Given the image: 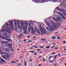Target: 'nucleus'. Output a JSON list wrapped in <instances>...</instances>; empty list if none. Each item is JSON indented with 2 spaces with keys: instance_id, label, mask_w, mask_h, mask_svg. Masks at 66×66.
<instances>
[{
  "instance_id": "e2e57ef3",
  "label": "nucleus",
  "mask_w": 66,
  "mask_h": 66,
  "mask_svg": "<svg viewBox=\"0 0 66 66\" xmlns=\"http://www.w3.org/2000/svg\"><path fill=\"white\" fill-rule=\"evenodd\" d=\"M33 48V46H32L30 48V49H32V48Z\"/></svg>"
},
{
  "instance_id": "09e8293b",
  "label": "nucleus",
  "mask_w": 66,
  "mask_h": 66,
  "mask_svg": "<svg viewBox=\"0 0 66 66\" xmlns=\"http://www.w3.org/2000/svg\"><path fill=\"white\" fill-rule=\"evenodd\" d=\"M2 39H5V38L4 37H2Z\"/></svg>"
},
{
  "instance_id": "a211bd4d",
  "label": "nucleus",
  "mask_w": 66,
  "mask_h": 66,
  "mask_svg": "<svg viewBox=\"0 0 66 66\" xmlns=\"http://www.w3.org/2000/svg\"><path fill=\"white\" fill-rule=\"evenodd\" d=\"M16 62L14 61H11V63L12 64H15L16 63Z\"/></svg>"
},
{
  "instance_id": "412c9836",
  "label": "nucleus",
  "mask_w": 66,
  "mask_h": 66,
  "mask_svg": "<svg viewBox=\"0 0 66 66\" xmlns=\"http://www.w3.org/2000/svg\"><path fill=\"white\" fill-rule=\"evenodd\" d=\"M49 61L51 63H53V61H54V60L52 61L50 60H49Z\"/></svg>"
},
{
  "instance_id": "1a4fd4ad",
  "label": "nucleus",
  "mask_w": 66,
  "mask_h": 66,
  "mask_svg": "<svg viewBox=\"0 0 66 66\" xmlns=\"http://www.w3.org/2000/svg\"><path fill=\"white\" fill-rule=\"evenodd\" d=\"M46 23L49 28H51V26H50V25L49 24L48 22H46Z\"/></svg>"
},
{
  "instance_id": "bb28decb",
  "label": "nucleus",
  "mask_w": 66,
  "mask_h": 66,
  "mask_svg": "<svg viewBox=\"0 0 66 66\" xmlns=\"http://www.w3.org/2000/svg\"><path fill=\"white\" fill-rule=\"evenodd\" d=\"M21 36H24V34H20Z\"/></svg>"
},
{
  "instance_id": "ddd939ff",
  "label": "nucleus",
  "mask_w": 66,
  "mask_h": 66,
  "mask_svg": "<svg viewBox=\"0 0 66 66\" xmlns=\"http://www.w3.org/2000/svg\"><path fill=\"white\" fill-rule=\"evenodd\" d=\"M5 51H6V52H9V48H6V50H5Z\"/></svg>"
},
{
  "instance_id": "8fccbe9b",
  "label": "nucleus",
  "mask_w": 66,
  "mask_h": 66,
  "mask_svg": "<svg viewBox=\"0 0 66 66\" xmlns=\"http://www.w3.org/2000/svg\"><path fill=\"white\" fill-rule=\"evenodd\" d=\"M29 61H30V62H32V59H30Z\"/></svg>"
},
{
  "instance_id": "a878e982",
  "label": "nucleus",
  "mask_w": 66,
  "mask_h": 66,
  "mask_svg": "<svg viewBox=\"0 0 66 66\" xmlns=\"http://www.w3.org/2000/svg\"><path fill=\"white\" fill-rule=\"evenodd\" d=\"M41 40H42V41H45V40H46V39H41Z\"/></svg>"
},
{
  "instance_id": "49530a36",
  "label": "nucleus",
  "mask_w": 66,
  "mask_h": 66,
  "mask_svg": "<svg viewBox=\"0 0 66 66\" xmlns=\"http://www.w3.org/2000/svg\"><path fill=\"white\" fill-rule=\"evenodd\" d=\"M57 55L58 56H60L61 55V54H57Z\"/></svg>"
},
{
  "instance_id": "b1692460",
  "label": "nucleus",
  "mask_w": 66,
  "mask_h": 66,
  "mask_svg": "<svg viewBox=\"0 0 66 66\" xmlns=\"http://www.w3.org/2000/svg\"><path fill=\"white\" fill-rule=\"evenodd\" d=\"M24 34H27V30H26V31H24Z\"/></svg>"
},
{
  "instance_id": "cd10ccee",
  "label": "nucleus",
  "mask_w": 66,
  "mask_h": 66,
  "mask_svg": "<svg viewBox=\"0 0 66 66\" xmlns=\"http://www.w3.org/2000/svg\"><path fill=\"white\" fill-rule=\"evenodd\" d=\"M33 39H34V40H35V39H36V37H35V36H34L33 37Z\"/></svg>"
},
{
  "instance_id": "c85d7f7f",
  "label": "nucleus",
  "mask_w": 66,
  "mask_h": 66,
  "mask_svg": "<svg viewBox=\"0 0 66 66\" xmlns=\"http://www.w3.org/2000/svg\"><path fill=\"white\" fill-rule=\"evenodd\" d=\"M18 37H19V38H21V35H19L18 36Z\"/></svg>"
},
{
  "instance_id": "2f4dec72",
  "label": "nucleus",
  "mask_w": 66,
  "mask_h": 66,
  "mask_svg": "<svg viewBox=\"0 0 66 66\" xmlns=\"http://www.w3.org/2000/svg\"><path fill=\"white\" fill-rule=\"evenodd\" d=\"M33 47H34V48H37V46H33Z\"/></svg>"
},
{
  "instance_id": "3c124183",
  "label": "nucleus",
  "mask_w": 66,
  "mask_h": 66,
  "mask_svg": "<svg viewBox=\"0 0 66 66\" xmlns=\"http://www.w3.org/2000/svg\"><path fill=\"white\" fill-rule=\"evenodd\" d=\"M40 48H44V47L43 46H41L40 47Z\"/></svg>"
},
{
  "instance_id": "a18cd8bd",
  "label": "nucleus",
  "mask_w": 66,
  "mask_h": 66,
  "mask_svg": "<svg viewBox=\"0 0 66 66\" xmlns=\"http://www.w3.org/2000/svg\"><path fill=\"white\" fill-rule=\"evenodd\" d=\"M5 50H6V49H5L4 48L3 49V51H5Z\"/></svg>"
},
{
  "instance_id": "37998d69",
  "label": "nucleus",
  "mask_w": 66,
  "mask_h": 66,
  "mask_svg": "<svg viewBox=\"0 0 66 66\" xmlns=\"http://www.w3.org/2000/svg\"><path fill=\"white\" fill-rule=\"evenodd\" d=\"M20 65H22V64L21 63H19L18 65V66H20Z\"/></svg>"
},
{
  "instance_id": "864d4df0",
  "label": "nucleus",
  "mask_w": 66,
  "mask_h": 66,
  "mask_svg": "<svg viewBox=\"0 0 66 66\" xmlns=\"http://www.w3.org/2000/svg\"><path fill=\"white\" fill-rule=\"evenodd\" d=\"M27 37L28 38H30V36H29V35Z\"/></svg>"
},
{
  "instance_id": "5fc2aeb1",
  "label": "nucleus",
  "mask_w": 66,
  "mask_h": 66,
  "mask_svg": "<svg viewBox=\"0 0 66 66\" xmlns=\"http://www.w3.org/2000/svg\"><path fill=\"white\" fill-rule=\"evenodd\" d=\"M52 54H55V52H52Z\"/></svg>"
},
{
  "instance_id": "c03bdc74",
  "label": "nucleus",
  "mask_w": 66,
  "mask_h": 66,
  "mask_svg": "<svg viewBox=\"0 0 66 66\" xmlns=\"http://www.w3.org/2000/svg\"><path fill=\"white\" fill-rule=\"evenodd\" d=\"M46 48H47V49H48L49 48H50V47H49V46L46 47Z\"/></svg>"
},
{
  "instance_id": "de8ad7c7",
  "label": "nucleus",
  "mask_w": 66,
  "mask_h": 66,
  "mask_svg": "<svg viewBox=\"0 0 66 66\" xmlns=\"http://www.w3.org/2000/svg\"><path fill=\"white\" fill-rule=\"evenodd\" d=\"M8 41H9V42H11V39H8Z\"/></svg>"
},
{
  "instance_id": "338daca9",
  "label": "nucleus",
  "mask_w": 66,
  "mask_h": 66,
  "mask_svg": "<svg viewBox=\"0 0 66 66\" xmlns=\"http://www.w3.org/2000/svg\"><path fill=\"white\" fill-rule=\"evenodd\" d=\"M38 66H41V64H39Z\"/></svg>"
},
{
  "instance_id": "4d7b16f0",
  "label": "nucleus",
  "mask_w": 66,
  "mask_h": 66,
  "mask_svg": "<svg viewBox=\"0 0 66 66\" xmlns=\"http://www.w3.org/2000/svg\"><path fill=\"white\" fill-rule=\"evenodd\" d=\"M28 42L29 43H31V41L29 40L28 41Z\"/></svg>"
},
{
  "instance_id": "2eb2a0df",
  "label": "nucleus",
  "mask_w": 66,
  "mask_h": 66,
  "mask_svg": "<svg viewBox=\"0 0 66 66\" xmlns=\"http://www.w3.org/2000/svg\"><path fill=\"white\" fill-rule=\"evenodd\" d=\"M21 26L23 28H24V27L23 26V21H22L21 22Z\"/></svg>"
},
{
  "instance_id": "473e14b6",
  "label": "nucleus",
  "mask_w": 66,
  "mask_h": 66,
  "mask_svg": "<svg viewBox=\"0 0 66 66\" xmlns=\"http://www.w3.org/2000/svg\"><path fill=\"white\" fill-rule=\"evenodd\" d=\"M0 53L1 54H3V53H2V51H0Z\"/></svg>"
},
{
  "instance_id": "58836bf2",
  "label": "nucleus",
  "mask_w": 66,
  "mask_h": 66,
  "mask_svg": "<svg viewBox=\"0 0 66 66\" xmlns=\"http://www.w3.org/2000/svg\"><path fill=\"white\" fill-rule=\"evenodd\" d=\"M6 26H9V24L8 23H6Z\"/></svg>"
},
{
  "instance_id": "9b49d317",
  "label": "nucleus",
  "mask_w": 66,
  "mask_h": 66,
  "mask_svg": "<svg viewBox=\"0 0 66 66\" xmlns=\"http://www.w3.org/2000/svg\"><path fill=\"white\" fill-rule=\"evenodd\" d=\"M64 11V10H63L62 9H61L60 11V12H61V13H65V12Z\"/></svg>"
},
{
  "instance_id": "0eeeda50",
  "label": "nucleus",
  "mask_w": 66,
  "mask_h": 66,
  "mask_svg": "<svg viewBox=\"0 0 66 66\" xmlns=\"http://www.w3.org/2000/svg\"><path fill=\"white\" fill-rule=\"evenodd\" d=\"M9 23L10 25H12V26H13V21H11L10 22V21H9Z\"/></svg>"
},
{
  "instance_id": "603ef678",
  "label": "nucleus",
  "mask_w": 66,
  "mask_h": 66,
  "mask_svg": "<svg viewBox=\"0 0 66 66\" xmlns=\"http://www.w3.org/2000/svg\"><path fill=\"white\" fill-rule=\"evenodd\" d=\"M28 31H29V32H30V29H28Z\"/></svg>"
},
{
  "instance_id": "6e6d98bb",
  "label": "nucleus",
  "mask_w": 66,
  "mask_h": 66,
  "mask_svg": "<svg viewBox=\"0 0 66 66\" xmlns=\"http://www.w3.org/2000/svg\"><path fill=\"white\" fill-rule=\"evenodd\" d=\"M40 58H41V56H39L38 57V59H40Z\"/></svg>"
},
{
  "instance_id": "f03ea898",
  "label": "nucleus",
  "mask_w": 66,
  "mask_h": 66,
  "mask_svg": "<svg viewBox=\"0 0 66 66\" xmlns=\"http://www.w3.org/2000/svg\"><path fill=\"white\" fill-rule=\"evenodd\" d=\"M5 26H3L2 29L1 30V32L2 33H4V36H5L7 35V33L5 32H6V30L5 29Z\"/></svg>"
},
{
  "instance_id": "20e7f679",
  "label": "nucleus",
  "mask_w": 66,
  "mask_h": 66,
  "mask_svg": "<svg viewBox=\"0 0 66 66\" xmlns=\"http://www.w3.org/2000/svg\"><path fill=\"white\" fill-rule=\"evenodd\" d=\"M57 13L58 14H59V15H60L58 16V17H57V18H61V16L62 17V19H65V17L64 16V15H63V14H62L60 13H59V12H57Z\"/></svg>"
},
{
  "instance_id": "bf43d9fd",
  "label": "nucleus",
  "mask_w": 66,
  "mask_h": 66,
  "mask_svg": "<svg viewBox=\"0 0 66 66\" xmlns=\"http://www.w3.org/2000/svg\"><path fill=\"white\" fill-rule=\"evenodd\" d=\"M57 39H60V37H58L57 38Z\"/></svg>"
},
{
  "instance_id": "4c0bfd02",
  "label": "nucleus",
  "mask_w": 66,
  "mask_h": 66,
  "mask_svg": "<svg viewBox=\"0 0 66 66\" xmlns=\"http://www.w3.org/2000/svg\"><path fill=\"white\" fill-rule=\"evenodd\" d=\"M23 42H26L27 41V40H26L25 39H24L23 40Z\"/></svg>"
},
{
  "instance_id": "680f3d73",
  "label": "nucleus",
  "mask_w": 66,
  "mask_h": 66,
  "mask_svg": "<svg viewBox=\"0 0 66 66\" xmlns=\"http://www.w3.org/2000/svg\"><path fill=\"white\" fill-rule=\"evenodd\" d=\"M45 0H41V1L42 2H43V1H45Z\"/></svg>"
},
{
  "instance_id": "dca6fc26",
  "label": "nucleus",
  "mask_w": 66,
  "mask_h": 66,
  "mask_svg": "<svg viewBox=\"0 0 66 66\" xmlns=\"http://www.w3.org/2000/svg\"><path fill=\"white\" fill-rule=\"evenodd\" d=\"M9 47H12V44H10L8 45Z\"/></svg>"
},
{
  "instance_id": "e433bc0d",
  "label": "nucleus",
  "mask_w": 66,
  "mask_h": 66,
  "mask_svg": "<svg viewBox=\"0 0 66 66\" xmlns=\"http://www.w3.org/2000/svg\"><path fill=\"white\" fill-rule=\"evenodd\" d=\"M4 54H6V55H7L8 54V53L5 52H4Z\"/></svg>"
},
{
  "instance_id": "774afa93",
  "label": "nucleus",
  "mask_w": 66,
  "mask_h": 66,
  "mask_svg": "<svg viewBox=\"0 0 66 66\" xmlns=\"http://www.w3.org/2000/svg\"><path fill=\"white\" fill-rule=\"evenodd\" d=\"M57 66V64H55L54 65V66Z\"/></svg>"
},
{
  "instance_id": "9d476101",
  "label": "nucleus",
  "mask_w": 66,
  "mask_h": 66,
  "mask_svg": "<svg viewBox=\"0 0 66 66\" xmlns=\"http://www.w3.org/2000/svg\"><path fill=\"white\" fill-rule=\"evenodd\" d=\"M4 56H3V55H2V57H3V58H4V57H5V59H8V56H7V55H4Z\"/></svg>"
},
{
  "instance_id": "13d9d810",
  "label": "nucleus",
  "mask_w": 66,
  "mask_h": 66,
  "mask_svg": "<svg viewBox=\"0 0 66 66\" xmlns=\"http://www.w3.org/2000/svg\"><path fill=\"white\" fill-rule=\"evenodd\" d=\"M22 57H21V56H20L19 57V58L20 59H21V58Z\"/></svg>"
},
{
  "instance_id": "72a5a7b5",
  "label": "nucleus",
  "mask_w": 66,
  "mask_h": 66,
  "mask_svg": "<svg viewBox=\"0 0 66 66\" xmlns=\"http://www.w3.org/2000/svg\"><path fill=\"white\" fill-rule=\"evenodd\" d=\"M63 2L64 3H66V0H64L63 1Z\"/></svg>"
},
{
  "instance_id": "f8f14e48",
  "label": "nucleus",
  "mask_w": 66,
  "mask_h": 66,
  "mask_svg": "<svg viewBox=\"0 0 66 66\" xmlns=\"http://www.w3.org/2000/svg\"><path fill=\"white\" fill-rule=\"evenodd\" d=\"M0 59H1V61H2V62H4V63H6V61H5L4 60H3V59H2L1 58H0Z\"/></svg>"
},
{
  "instance_id": "6e6552de",
  "label": "nucleus",
  "mask_w": 66,
  "mask_h": 66,
  "mask_svg": "<svg viewBox=\"0 0 66 66\" xmlns=\"http://www.w3.org/2000/svg\"><path fill=\"white\" fill-rule=\"evenodd\" d=\"M30 29L31 30V32L32 33H34V30H33V29L32 28V27L31 26L30 27Z\"/></svg>"
},
{
  "instance_id": "f257e3e1",
  "label": "nucleus",
  "mask_w": 66,
  "mask_h": 66,
  "mask_svg": "<svg viewBox=\"0 0 66 66\" xmlns=\"http://www.w3.org/2000/svg\"><path fill=\"white\" fill-rule=\"evenodd\" d=\"M39 30L40 31H39V30L38 29H37V32L39 34H40L41 33L43 35L44 33H46V29H45L44 28H42L41 27V26L40 25H39Z\"/></svg>"
},
{
  "instance_id": "393cba45",
  "label": "nucleus",
  "mask_w": 66,
  "mask_h": 66,
  "mask_svg": "<svg viewBox=\"0 0 66 66\" xmlns=\"http://www.w3.org/2000/svg\"><path fill=\"white\" fill-rule=\"evenodd\" d=\"M55 38H56L55 36H53L52 38V39H54V40L55 39Z\"/></svg>"
},
{
  "instance_id": "052dcab7",
  "label": "nucleus",
  "mask_w": 66,
  "mask_h": 66,
  "mask_svg": "<svg viewBox=\"0 0 66 66\" xmlns=\"http://www.w3.org/2000/svg\"><path fill=\"white\" fill-rule=\"evenodd\" d=\"M13 47H11L10 48V49H11V50H13Z\"/></svg>"
},
{
  "instance_id": "f3484780",
  "label": "nucleus",
  "mask_w": 66,
  "mask_h": 66,
  "mask_svg": "<svg viewBox=\"0 0 66 66\" xmlns=\"http://www.w3.org/2000/svg\"><path fill=\"white\" fill-rule=\"evenodd\" d=\"M13 25H10V27L11 29H13Z\"/></svg>"
},
{
  "instance_id": "0e129e2a",
  "label": "nucleus",
  "mask_w": 66,
  "mask_h": 66,
  "mask_svg": "<svg viewBox=\"0 0 66 66\" xmlns=\"http://www.w3.org/2000/svg\"><path fill=\"white\" fill-rule=\"evenodd\" d=\"M37 51H40V49H37Z\"/></svg>"
},
{
  "instance_id": "a19ab883",
  "label": "nucleus",
  "mask_w": 66,
  "mask_h": 66,
  "mask_svg": "<svg viewBox=\"0 0 66 66\" xmlns=\"http://www.w3.org/2000/svg\"><path fill=\"white\" fill-rule=\"evenodd\" d=\"M53 20H55V21H56V19H55V18H53Z\"/></svg>"
},
{
  "instance_id": "7c9ffc66",
  "label": "nucleus",
  "mask_w": 66,
  "mask_h": 66,
  "mask_svg": "<svg viewBox=\"0 0 66 66\" xmlns=\"http://www.w3.org/2000/svg\"><path fill=\"white\" fill-rule=\"evenodd\" d=\"M2 43L3 44H5V41L4 42H2Z\"/></svg>"
},
{
  "instance_id": "5701e85b",
  "label": "nucleus",
  "mask_w": 66,
  "mask_h": 66,
  "mask_svg": "<svg viewBox=\"0 0 66 66\" xmlns=\"http://www.w3.org/2000/svg\"><path fill=\"white\" fill-rule=\"evenodd\" d=\"M5 41V44H9V42L7 41Z\"/></svg>"
},
{
  "instance_id": "69168bd1",
  "label": "nucleus",
  "mask_w": 66,
  "mask_h": 66,
  "mask_svg": "<svg viewBox=\"0 0 66 66\" xmlns=\"http://www.w3.org/2000/svg\"><path fill=\"white\" fill-rule=\"evenodd\" d=\"M6 27V28H10V27H9L8 26Z\"/></svg>"
},
{
  "instance_id": "79ce46f5",
  "label": "nucleus",
  "mask_w": 66,
  "mask_h": 66,
  "mask_svg": "<svg viewBox=\"0 0 66 66\" xmlns=\"http://www.w3.org/2000/svg\"><path fill=\"white\" fill-rule=\"evenodd\" d=\"M5 46H6V47H9V46L8 45L5 44Z\"/></svg>"
},
{
  "instance_id": "ea45409f",
  "label": "nucleus",
  "mask_w": 66,
  "mask_h": 66,
  "mask_svg": "<svg viewBox=\"0 0 66 66\" xmlns=\"http://www.w3.org/2000/svg\"><path fill=\"white\" fill-rule=\"evenodd\" d=\"M62 42L63 43H64V44H65L66 43V42L65 41H63Z\"/></svg>"
},
{
  "instance_id": "4468645a",
  "label": "nucleus",
  "mask_w": 66,
  "mask_h": 66,
  "mask_svg": "<svg viewBox=\"0 0 66 66\" xmlns=\"http://www.w3.org/2000/svg\"><path fill=\"white\" fill-rule=\"evenodd\" d=\"M55 10H59V11H61V9H60L59 7H57L55 9Z\"/></svg>"
},
{
  "instance_id": "f704fd0d",
  "label": "nucleus",
  "mask_w": 66,
  "mask_h": 66,
  "mask_svg": "<svg viewBox=\"0 0 66 66\" xmlns=\"http://www.w3.org/2000/svg\"><path fill=\"white\" fill-rule=\"evenodd\" d=\"M52 56H50L49 58L50 59H51L52 58Z\"/></svg>"
},
{
  "instance_id": "aec40b11",
  "label": "nucleus",
  "mask_w": 66,
  "mask_h": 66,
  "mask_svg": "<svg viewBox=\"0 0 66 66\" xmlns=\"http://www.w3.org/2000/svg\"><path fill=\"white\" fill-rule=\"evenodd\" d=\"M14 21H15V22L14 23V24L15 26H17V23H16V20H14Z\"/></svg>"
},
{
  "instance_id": "6ab92c4d",
  "label": "nucleus",
  "mask_w": 66,
  "mask_h": 66,
  "mask_svg": "<svg viewBox=\"0 0 66 66\" xmlns=\"http://www.w3.org/2000/svg\"><path fill=\"white\" fill-rule=\"evenodd\" d=\"M46 29L47 30V31H48L50 30L49 28H48V27H46Z\"/></svg>"
},
{
  "instance_id": "4be33fe9",
  "label": "nucleus",
  "mask_w": 66,
  "mask_h": 66,
  "mask_svg": "<svg viewBox=\"0 0 66 66\" xmlns=\"http://www.w3.org/2000/svg\"><path fill=\"white\" fill-rule=\"evenodd\" d=\"M24 66H27V61H25L24 62Z\"/></svg>"
},
{
  "instance_id": "c756f323",
  "label": "nucleus",
  "mask_w": 66,
  "mask_h": 66,
  "mask_svg": "<svg viewBox=\"0 0 66 66\" xmlns=\"http://www.w3.org/2000/svg\"><path fill=\"white\" fill-rule=\"evenodd\" d=\"M35 52V51H31V53H33L34 52Z\"/></svg>"
},
{
  "instance_id": "c9c22d12",
  "label": "nucleus",
  "mask_w": 66,
  "mask_h": 66,
  "mask_svg": "<svg viewBox=\"0 0 66 66\" xmlns=\"http://www.w3.org/2000/svg\"><path fill=\"white\" fill-rule=\"evenodd\" d=\"M5 36V37H6V38H9V36Z\"/></svg>"
},
{
  "instance_id": "423d86ee",
  "label": "nucleus",
  "mask_w": 66,
  "mask_h": 66,
  "mask_svg": "<svg viewBox=\"0 0 66 66\" xmlns=\"http://www.w3.org/2000/svg\"><path fill=\"white\" fill-rule=\"evenodd\" d=\"M17 23L18 25V29H20V21L19 20H18L17 22Z\"/></svg>"
},
{
  "instance_id": "7ed1b4c3",
  "label": "nucleus",
  "mask_w": 66,
  "mask_h": 66,
  "mask_svg": "<svg viewBox=\"0 0 66 66\" xmlns=\"http://www.w3.org/2000/svg\"><path fill=\"white\" fill-rule=\"evenodd\" d=\"M50 28V31L52 32V31L53 30V29H56V26L54 25L53 23H52V24H51V28Z\"/></svg>"
},
{
  "instance_id": "39448f33",
  "label": "nucleus",
  "mask_w": 66,
  "mask_h": 66,
  "mask_svg": "<svg viewBox=\"0 0 66 66\" xmlns=\"http://www.w3.org/2000/svg\"><path fill=\"white\" fill-rule=\"evenodd\" d=\"M52 22H53V23H52ZM51 22L52 23H53V24L55 25L54 24H54V22H53V21H52ZM55 24L56 26H58V27H60V26H61V24L58 23H56Z\"/></svg>"
}]
</instances>
